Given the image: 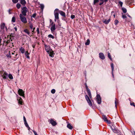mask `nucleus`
Wrapping results in <instances>:
<instances>
[{"label": "nucleus", "instance_id": "nucleus-1", "mask_svg": "<svg viewBox=\"0 0 135 135\" xmlns=\"http://www.w3.org/2000/svg\"><path fill=\"white\" fill-rule=\"evenodd\" d=\"M85 86L86 91L88 95H86L85 96V98L86 100L87 101V102L88 103L89 105L90 106H92V102L89 98H90L91 99L92 97L90 90L87 86V85H85Z\"/></svg>", "mask_w": 135, "mask_h": 135}, {"label": "nucleus", "instance_id": "nucleus-2", "mask_svg": "<svg viewBox=\"0 0 135 135\" xmlns=\"http://www.w3.org/2000/svg\"><path fill=\"white\" fill-rule=\"evenodd\" d=\"M59 9H56L54 11V15L55 16L54 21L55 22L57 21V22L58 23L60 21L59 20Z\"/></svg>", "mask_w": 135, "mask_h": 135}, {"label": "nucleus", "instance_id": "nucleus-3", "mask_svg": "<svg viewBox=\"0 0 135 135\" xmlns=\"http://www.w3.org/2000/svg\"><path fill=\"white\" fill-rule=\"evenodd\" d=\"M21 13L20 14H22V16H26L27 15V13L28 11V9L26 7H23L21 8Z\"/></svg>", "mask_w": 135, "mask_h": 135}, {"label": "nucleus", "instance_id": "nucleus-4", "mask_svg": "<svg viewBox=\"0 0 135 135\" xmlns=\"http://www.w3.org/2000/svg\"><path fill=\"white\" fill-rule=\"evenodd\" d=\"M20 19L24 23L26 24L27 22V19L25 16H22V14H20Z\"/></svg>", "mask_w": 135, "mask_h": 135}, {"label": "nucleus", "instance_id": "nucleus-5", "mask_svg": "<svg viewBox=\"0 0 135 135\" xmlns=\"http://www.w3.org/2000/svg\"><path fill=\"white\" fill-rule=\"evenodd\" d=\"M48 122H49L50 123H51L53 126H54L57 124L56 121H54V119L52 118H50L48 120Z\"/></svg>", "mask_w": 135, "mask_h": 135}, {"label": "nucleus", "instance_id": "nucleus-6", "mask_svg": "<svg viewBox=\"0 0 135 135\" xmlns=\"http://www.w3.org/2000/svg\"><path fill=\"white\" fill-rule=\"evenodd\" d=\"M51 25L52 26L51 27L50 30L51 32L53 33L56 29V25L53 22L51 23Z\"/></svg>", "mask_w": 135, "mask_h": 135}, {"label": "nucleus", "instance_id": "nucleus-7", "mask_svg": "<svg viewBox=\"0 0 135 135\" xmlns=\"http://www.w3.org/2000/svg\"><path fill=\"white\" fill-rule=\"evenodd\" d=\"M18 94L20 96L25 98V93L24 91L22 89H19L18 91Z\"/></svg>", "mask_w": 135, "mask_h": 135}, {"label": "nucleus", "instance_id": "nucleus-8", "mask_svg": "<svg viewBox=\"0 0 135 135\" xmlns=\"http://www.w3.org/2000/svg\"><path fill=\"white\" fill-rule=\"evenodd\" d=\"M97 103L99 104H100L101 103V99L100 95L98 94L97 95Z\"/></svg>", "mask_w": 135, "mask_h": 135}, {"label": "nucleus", "instance_id": "nucleus-9", "mask_svg": "<svg viewBox=\"0 0 135 135\" xmlns=\"http://www.w3.org/2000/svg\"><path fill=\"white\" fill-rule=\"evenodd\" d=\"M103 119L104 120V121H106L109 124L110 123V120H109L107 119V117L104 115H102Z\"/></svg>", "mask_w": 135, "mask_h": 135}, {"label": "nucleus", "instance_id": "nucleus-10", "mask_svg": "<svg viewBox=\"0 0 135 135\" xmlns=\"http://www.w3.org/2000/svg\"><path fill=\"white\" fill-rule=\"evenodd\" d=\"M45 50L47 52H49L51 50L49 46H47L46 45H45Z\"/></svg>", "mask_w": 135, "mask_h": 135}, {"label": "nucleus", "instance_id": "nucleus-11", "mask_svg": "<svg viewBox=\"0 0 135 135\" xmlns=\"http://www.w3.org/2000/svg\"><path fill=\"white\" fill-rule=\"evenodd\" d=\"M8 76V74L7 73L5 72H4V73H3V74L2 75V76L3 77V78L4 79L7 78Z\"/></svg>", "mask_w": 135, "mask_h": 135}, {"label": "nucleus", "instance_id": "nucleus-12", "mask_svg": "<svg viewBox=\"0 0 135 135\" xmlns=\"http://www.w3.org/2000/svg\"><path fill=\"white\" fill-rule=\"evenodd\" d=\"M47 53L49 54V56L51 57H53L54 56L55 54L54 53V51L52 49L49 52Z\"/></svg>", "mask_w": 135, "mask_h": 135}, {"label": "nucleus", "instance_id": "nucleus-13", "mask_svg": "<svg viewBox=\"0 0 135 135\" xmlns=\"http://www.w3.org/2000/svg\"><path fill=\"white\" fill-rule=\"evenodd\" d=\"M99 57L102 60H104L105 58L104 55L102 53H100L99 54Z\"/></svg>", "mask_w": 135, "mask_h": 135}, {"label": "nucleus", "instance_id": "nucleus-14", "mask_svg": "<svg viewBox=\"0 0 135 135\" xmlns=\"http://www.w3.org/2000/svg\"><path fill=\"white\" fill-rule=\"evenodd\" d=\"M8 40H7V41H8V44L10 43V41H12V39L13 38V37L11 36V35H10L9 37L8 36Z\"/></svg>", "mask_w": 135, "mask_h": 135}, {"label": "nucleus", "instance_id": "nucleus-15", "mask_svg": "<svg viewBox=\"0 0 135 135\" xmlns=\"http://www.w3.org/2000/svg\"><path fill=\"white\" fill-rule=\"evenodd\" d=\"M58 12L61 15L63 16L64 17H65L66 14L64 12L62 11H60L59 10V11H58Z\"/></svg>", "mask_w": 135, "mask_h": 135}, {"label": "nucleus", "instance_id": "nucleus-16", "mask_svg": "<svg viewBox=\"0 0 135 135\" xmlns=\"http://www.w3.org/2000/svg\"><path fill=\"white\" fill-rule=\"evenodd\" d=\"M110 21V18L108 20H107L106 19L104 20L103 21V22L105 24H108L109 23Z\"/></svg>", "mask_w": 135, "mask_h": 135}, {"label": "nucleus", "instance_id": "nucleus-17", "mask_svg": "<svg viewBox=\"0 0 135 135\" xmlns=\"http://www.w3.org/2000/svg\"><path fill=\"white\" fill-rule=\"evenodd\" d=\"M126 4H129L133 2V0H125V1Z\"/></svg>", "mask_w": 135, "mask_h": 135}, {"label": "nucleus", "instance_id": "nucleus-18", "mask_svg": "<svg viewBox=\"0 0 135 135\" xmlns=\"http://www.w3.org/2000/svg\"><path fill=\"white\" fill-rule=\"evenodd\" d=\"M18 101V103L20 104H22L23 100L21 97H19L18 99H17Z\"/></svg>", "mask_w": 135, "mask_h": 135}, {"label": "nucleus", "instance_id": "nucleus-19", "mask_svg": "<svg viewBox=\"0 0 135 135\" xmlns=\"http://www.w3.org/2000/svg\"><path fill=\"white\" fill-rule=\"evenodd\" d=\"M5 26V24L4 23H1L0 25V27L1 29L3 30L4 29Z\"/></svg>", "mask_w": 135, "mask_h": 135}, {"label": "nucleus", "instance_id": "nucleus-20", "mask_svg": "<svg viewBox=\"0 0 135 135\" xmlns=\"http://www.w3.org/2000/svg\"><path fill=\"white\" fill-rule=\"evenodd\" d=\"M23 31L26 33L28 35L30 36V32H29V30L27 29H25Z\"/></svg>", "mask_w": 135, "mask_h": 135}, {"label": "nucleus", "instance_id": "nucleus-21", "mask_svg": "<svg viewBox=\"0 0 135 135\" xmlns=\"http://www.w3.org/2000/svg\"><path fill=\"white\" fill-rule=\"evenodd\" d=\"M19 50L22 54L24 53L25 51V50L22 47H21L20 48Z\"/></svg>", "mask_w": 135, "mask_h": 135}, {"label": "nucleus", "instance_id": "nucleus-22", "mask_svg": "<svg viewBox=\"0 0 135 135\" xmlns=\"http://www.w3.org/2000/svg\"><path fill=\"white\" fill-rule=\"evenodd\" d=\"M111 66L112 69V75L113 77H114V75L113 74V70H114V66H113V63H112L111 64Z\"/></svg>", "mask_w": 135, "mask_h": 135}, {"label": "nucleus", "instance_id": "nucleus-23", "mask_svg": "<svg viewBox=\"0 0 135 135\" xmlns=\"http://www.w3.org/2000/svg\"><path fill=\"white\" fill-rule=\"evenodd\" d=\"M67 127L68 128L70 129H71L73 128V127L71 126L70 124H68Z\"/></svg>", "mask_w": 135, "mask_h": 135}, {"label": "nucleus", "instance_id": "nucleus-24", "mask_svg": "<svg viewBox=\"0 0 135 135\" xmlns=\"http://www.w3.org/2000/svg\"><path fill=\"white\" fill-rule=\"evenodd\" d=\"M20 2L22 5H25L26 3V2L25 0H21Z\"/></svg>", "mask_w": 135, "mask_h": 135}, {"label": "nucleus", "instance_id": "nucleus-25", "mask_svg": "<svg viewBox=\"0 0 135 135\" xmlns=\"http://www.w3.org/2000/svg\"><path fill=\"white\" fill-rule=\"evenodd\" d=\"M8 76L9 78L10 79H13V78L12 75L11 74H9Z\"/></svg>", "mask_w": 135, "mask_h": 135}, {"label": "nucleus", "instance_id": "nucleus-26", "mask_svg": "<svg viewBox=\"0 0 135 135\" xmlns=\"http://www.w3.org/2000/svg\"><path fill=\"white\" fill-rule=\"evenodd\" d=\"M90 43V41L89 39H88L87 41L85 43V45H88Z\"/></svg>", "mask_w": 135, "mask_h": 135}, {"label": "nucleus", "instance_id": "nucleus-27", "mask_svg": "<svg viewBox=\"0 0 135 135\" xmlns=\"http://www.w3.org/2000/svg\"><path fill=\"white\" fill-rule=\"evenodd\" d=\"M122 10L123 11V12L125 13L127 12V10L126 8L123 7L122 8Z\"/></svg>", "mask_w": 135, "mask_h": 135}, {"label": "nucleus", "instance_id": "nucleus-28", "mask_svg": "<svg viewBox=\"0 0 135 135\" xmlns=\"http://www.w3.org/2000/svg\"><path fill=\"white\" fill-rule=\"evenodd\" d=\"M48 37H49L53 39H54V36L51 34L49 35H48Z\"/></svg>", "mask_w": 135, "mask_h": 135}, {"label": "nucleus", "instance_id": "nucleus-29", "mask_svg": "<svg viewBox=\"0 0 135 135\" xmlns=\"http://www.w3.org/2000/svg\"><path fill=\"white\" fill-rule=\"evenodd\" d=\"M108 57L110 59V60L112 61V59L111 57L110 54L109 52H108Z\"/></svg>", "mask_w": 135, "mask_h": 135}, {"label": "nucleus", "instance_id": "nucleus-30", "mask_svg": "<svg viewBox=\"0 0 135 135\" xmlns=\"http://www.w3.org/2000/svg\"><path fill=\"white\" fill-rule=\"evenodd\" d=\"M16 7L17 8L19 9L20 8L21 5L19 3H17L16 5Z\"/></svg>", "mask_w": 135, "mask_h": 135}, {"label": "nucleus", "instance_id": "nucleus-31", "mask_svg": "<svg viewBox=\"0 0 135 135\" xmlns=\"http://www.w3.org/2000/svg\"><path fill=\"white\" fill-rule=\"evenodd\" d=\"M55 90L54 89H52L51 91V92L52 94H54L55 92Z\"/></svg>", "mask_w": 135, "mask_h": 135}, {"label": "nucleus", "instance_id": "nucleus-32", "mask_svg": "<svg viewBox=\"0 0 135 135\" xmlns=\"http://www.w3.org/2000/svg\"><path fill=\"white\" fill-rule=\"evenodd\" d=\"M12 21L13 22H15V17H13L12 18Z\"/></svg>", "mask_w": 135, "mask_h": 135}, {"label": "nucleus", "instance_id": "nucleus-33", "mask_svg": "<svg viewBox=\"0 0 135 135\" xmlns=\"http://www.w3.org/2000/svg\"><path fill=\"white\" fill-rule=\"evenodd\" d=\"M12 1L14 3H16L18 2V0H12Z\"/></svg>", "mask_w": 135, "mask_h": 135}, {"label": "nucleus", "instance_id": "nucleus-34", "mask_svg": "<svg viewBox=\"0 0 135 135\" xmlns=\"http://www.w3.org/2000/svg\"><path fill=\"white\" fill-rule=\"evenodd\" d=\"M7 57H10V58H11V54H10V51H9V54H7Z\"/></svg>", "mask_w": 135, "mask_h": 135}, {"label": "nucleus", "instance_id": "nucleus-35", "mask_svg": "<svg viewBox=\"0 0 135 135\" xmlns=\"http://www.w3.org/2000/svg\"><path fill=\"white\" fill-rule=\"evenodd\" d=\"M3 42L4 43H5L6 44V46L8 44V41H7V40H4Z\"/></svg>", "mask_w": 135, "mask_h": 135}, {"label": "nucleus", "instance_id": "nucleus-36", "mask_svg": "<svg viewBox=\"0 0 135 135\" xmlns=\"http://www.w3.org/2000/svg\"><path fill=\"white\" fill-rule=\"evenodd\" d=\"M118 23V21L117 20H115L114 21V24L115 25H116Z\"/></svg>", "mask_w": 135, "mask_h": 135}, {"label": "nucleus", "instance_id": "nucleus-37", "mask_svg": "<svg viewBox=\"0 0 135 135\" xmlns=\"http://www.w3.org/2000/svg\"><path fill=\"white\" fill-rule=\"evenodd\" d=\"M119 4L120 5L121 7H122L123 5V3L122 2L120 1L119 2Z\"/></svg>", "mask_w": 135, "mask_h": 135}, {"label": "nucleus", "instance_id": "nucleus-38", "mask_svg": "<svg viewBox=\"0 0 135 135\" xmlns=\"http://www.w3.org/2000/svg\"><path fill=\"white\" fill-rule=\"evenodd\" d=\"M24 124H25L26 127H28L29 126H28L27 122H24Z\"/></svg>", "mask_w": 135, "mask_h": 135}, {"label": "nucleus", "instance_id": "nucleus-39", "mask_svg": "<svg viewBox=\"0 0 135 135\" xmlns=\"http://www.w3.org/2000/svg\"><path fill=\"white\" fill-rule=\"evenodd\" d=\"M100 1H101V2L99 3V4L100 5H101L103 3L104 1V0H100Z\"/></svg>", "mask_w": 135, "mask_h": 135}, {"label": "nucleus", "instance_id": "nucleus-40", "mask_svg": "<svg viewBox=\"0 0 135 135\" xmlns=\"http://www.w3.org/2000/svg\"><path fill=\"white\" fill-rule=\"evenodd\" d=\"M127 15L130 18V19L129 20H128L126 21H127V22H129L130 21V20H131V17L130 16H129L128 14H127Z\"/></svg>", "mask_w": 135, "mask_h": 135}, {"label": "nucleus", "instance_id": "nucleus-41", "mask_svg": "<svg viewBox=\"0 0 135 135\" xmlns=\"http://www.w3.org/2000/svg\"><path fill=\"white\" fill-rule=\"evenodd\" d=\"M41 8L42 9H43L44 7V6L43 4H41L40 5Z\"/></svg>", "mask_w": 135, "mask_h": 135}, {"label": "nucleus", "instance_id": "nucleus-42", "mask_svg": "<svg viewBox=\"0 0 135 135\" xmlns=\"http://www.w3.org/2000/svg\"><path fill=\"white\" fill-rule=\"evenodd\" d=\"M113 132L115 133H116L117 132V129L115 128L113 129Z\"/></svg>", "mask_w": 135, "mask_h": 135}, {"label": "nucleus", "instance_id": "nucleus-43", "mask_svg": "<svg viewBox=\"0 0 135 135\" xmlns=\"http://www.w3.org/2000/svg\"><path fill=\"white\" fill-rule=\"evenodd\" d=\"M122 17L123 18L125 19V18H127V17L125 15H123L122 16Z\"/></svg>", "mask_w": 135, "mask_h": 135}, {"label": "nucleus", "instance_id": "nucleus-44", "mask_svg": "<svg viewBox=\"0 0 135 135\" xmlns=\"http://www.w3.org/2000/svg\"><path fill=\"white\" fill-rule=\"evenodd\" d=\"M36 13H34L33 14L32 17H33L35 18L36 16Z\"/></svg>", "mask_w": 135, "mask_h": 135}, {"label": "nucleus", "instance_id": "nucleus-45", "mask_svg": "<svg viewBox=\"0 0 135 135\" xmlns=\"http://www.w3.org/2000/svg\"><path fill=\"white\" fill-rule=\"evenodd\" d=\"M36 31L37 32V33L38 34H39L40 33V32H39V28H37Z\"/></svg>", "mask_w": 135, "mask_h": 135}, {"label": "nucleus", "instance_id": "nucleus-46", "mask_svg": "<svg viewBox=\"0 0 135 135\" xmlns=\"http://www.w3.org/2000/svg\"><path fill=\"white\" fill-rule=\"evenodd\" d=\"M75 16L74 15H71V18L72 19H73L74 18H75Z\"/></svg>", "mask_w": 135, "mask_h": 135}, {"label": "nucleus", "instance_id": "nucleus-47", "mask_svg": "<svg viewBox=\"0 0 135 135\" xmlns=\"http://www.w3.org/2000/svg\"><path fill=\"white\" fill-rule=\"evenodd\" d=\"M29 54V53H28V51H26L25 52V55H26V56H27Z\"/></svg>", "mask_w": 135, "mask_h": 135}, {"label": "nucleus", "instance_id": "nucleus-48", "mask_svg": "<svg viewBox=\"0 0 135 135\" xmlns=\"http://www.w3.org/2000/svg\"><path fill=\"white\" fill-rule=\"evenodd\" d=\"M33 27V25H32V24H30V28L31 29H32V28Z\"/></svg>", "mask_w": 135, "mask_h": 135}, {"label": "nucleus", "instance_id": "nucleus-49", "mask_svg": "<svg viewBox=\"0 0 135 135\" xmlns=\"http://www.w3.org/2000/svg\"><path fill=\"white\" fill-rule=\"evenodd\" d=\"M115 107L116 108H117V99L116 98L115 99Z\"/></svg>", "mask_w": 135, "mask_h": 135}, {"label": "nucleus", "instance_id": "nucleus-50", "mask_svg": "<svg viewBox=\"0 0 135 135\" xmlns=\"http://www.w3.org/2000/svg\"><path fill=\"white\" fill-rule=\"evenodd\" d=\"M99 0H94V4H95L96 3L98 2Z\"/></svg>", "mask_w": 135, "mask_h": 135}, {"label": "nucleus", "instance_id": "nucleus-51", "mask_svg": "<svg viewBox=\"0 0 135 135\" xmlns=\"http://www.w3.org/2000/svg\"><path fill=\"white\" fill-rule=\"evenodd\" d=\"M32 131H33V132L34 133L35 135H38L37 133L35 131L33 130Z\"/></svg>", "mask_w": 135, "mask_h": 135}, {"label": "nucleus", "instance_id": "nucleus-52", "mask_svg": "<svg viewBox=\"0 0 135 135\" xmlns=\"http://www.w3.org/2000/svg\"><path fill=\"white\" fill-rule=\"evenodd\" d=\"M130 104L131 105H133V106L135 107V105H134V102L131 103Z\"/></svg>", "mask_w": 135, "mask_h": 135}, {"label": "nucleus", "instance_id": "nucleus-53", "mask_svg": "<svg viewBox=\"0 0 135 135\" xmlns=\"http://www.w3.org/2000/svg\"><path fill=\"white\" fill-rule=\"evenodd\" d=\"M35 28V27H34L33 28V30L32 31V34H33V33L34 32V30Z\"/></svg>", "mask_w": 135, "mask_h": 135}, {"label": "nucleus", "instance_id": "nucleus-54", "mask_svg": "<svg viewBox=\"0 0 135 135\" xmlns=\"http://www.w3.org/2000/svg\"><path fill=\"white\" fill-rule=\"evenodd\" d=\"M23 120L24 122H27L25 117L24 116L23 117Z\"/></svg>", "mask_w": 135, "mask_h": 135}, {"label": "nucleus", "instance_id": "nucleus-55", "mask_svg": "<svg viewBox=\"0 0 135 135\" xmlns=\"http://www.w3.org/2000/svg\"><path fill=\"white\" fill-rule=\"evenodd\" d=\"M15 59H14V60H16L18 58V57H17V56H15L14 57Z\"/></svg>", "mask_w": 135, "mask_h": 135}, {"label": "nucleus", "instance_id": "nucleus-56", "mask_svg": "<svg viewBox=\"0 0 135 135\" xmlns=\"http://www.w3.org/2000/svg\"><path fill=\"white\" fill-rule=\"evenodd\" d=\"M8 12L9 14H10L12 13L11 12V9H9L8 10Z\"/></svg>", "mask_w": 135, "mask_h": 135}, {"label": "nucleus", "instance_id": "nucleus-57", "mask_svg": "<svg viewBox=\"0 0 135 135\" xmlns=\"http://www.w3.org/2000/svg\"><path fill=\"white\" fill-rule=\"evenodd\" d=\"M10 43H11V44H12V46H14V45H13V42H12V41H10Z\"/></svg>", "mask_w": 135, "mask_h": 135}, {"label": "nucleus", "instance_id": "nucleus-58", "mask_svg": "<svg viewBox=\"0 0 135 135\" xmlns=\"http://www.w3.org/2000/svg\"><path fill=\"white\" fill-rule=\"evenodd\" d=\"M14 29L16 31L17 30V28L16 27H15L14 28Z\"/></svg>", "mask_w": 135, "mask_h": 135}, {"label": "nucleus", "instance_id": "nucleus-59", "mask_svg": "<svg viewBox=\"0 0 135 135\" xmlns=\"http://www.w3.org/2000/svg\"><path fill=\"white\" fill-rule=\"evenodd\" d=\"M108 0H104V2H105V3H106V2H107L108 1Z\"/></svg>", "mask_w": 135, "mask_h": 135}, {"label": "nucleus", "instance_id": "nucleus-60", "mask_svg": "<svg viewBox=\"0 0 135 135\" xmlns=\"http://www.w3.org/2000/svg\"><path fill=\"white\" fill-rule=\"evenodd\" d=\"M26 56L27 58L29 59L30 58V57L28 56V55L27 56Z\"/></svg>", "mask_w": 135, "mask_h": 135}, {"label": "nucleus", "instance_id": "nucleus-61", "mask_svg": "<svg viewBox=\"0 0 135 135\" xmlns=\"http://www.w3.org/2000/svg\"><path fill=\"white\" fill-rule=\"evenodd\" d=\"M27 128H28V130H30V128L29 127V126H28V127H27Z\"/></svg>", "mask_w": 135, "mask_h": 135}, {"label": "nucleus", "instance_id": "nucleus-62", "mask_svg": "<svg viewBox=\"0 0 135 135\" xmlns=\"http://www.w3.org/2000/svg\"><path fill=\"white\" fill-rule=\"evenodd\" d=\"M15 52V51H14L13 52H12V55H14V52Z\"/></svg>", "mask_w": 135, "mask_h": 135}, {"label": "nucleus", "instance_id": "nucleus-63", "mask_svg": "<svg viewBox=\"0 0 135 135\" xmlns=\"http://www.w3.org/2000/svg\"><path fill=\"white\" fill-rule=\"evenodd\" d=\"M113 16L114 17V18H115V14H114L113 15Z\"/></svg>", "mask_w": 135, "mask_h": 135}, {"label": "nucleus", "instance_id": "nucleus-64", "mask_svg": "<svg viewBox=\"0 0 135 135\" xmlns=\"http://www.w3.org/2000/svg\"><path fill=\"white\" fill-rule=\"evenodd\" d=\"M114 13V11H112V12H111V13L112 14L113 13Z\"/></svg>", "mask_w": 135, "mask_h": 135}]
</instances>
